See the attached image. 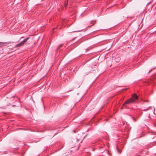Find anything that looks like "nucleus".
<instances>
[{"instance_id":"1","label":"nucleus","mask_w":156,"mask_h":156,"mask_svg":"<svg viewBox=\"0 0 156 156\" xmlns=\"http://www.w3.org/2000/svg\"><path fill=\"white\" fill-rule=\"evenodd\" d=\"M138 100V96L136 94H133L132 95L131 98L128 99L125 101L122 106L121 107V109H123V107L125 106V105H129L132 103L137 102Z\"/></svg>"},{"instance_id":"2","label":"nucleus","mask_w":156,"mask_h":156,"mask_svg":"<svg viewBox=\"0 0 156 156\" xmlns=\"http://www.w3.org/2000/svg\"><path fill=\"white\" fill-rule=\"evenodd\" d=\"M11 43V42H0V47H2L3 46H5Z\"/></svg>"},{"instance_id":"3","label":"nucleus","mask_w":156,"mask_h":156,"mask_svg":"<svg viewBox=\"0 0 156 156\" xmlns=\"http://www.w3.org/2000/svg\"><path fill=\"white\" fill-rule=\"evenodd\" d=\"M81 142V141H80V139H76V141L75 140H74L72 142V144H79L80 142Z\"/></svg>"},{"instance_id":"4","label":"nucleus","mask_w":156,"mask_h":156,"mask_svg":"<svg viewBox=\"0 0 156 156\" xmlns=\"http://www.w3.org/2000/svg\"><path fill=\"white\" fill-rule=\"evenodd\" d=\"M30 38V37H28L27 38H26L23 41L21 42V43L23 45H24L25 44V43L27 41V40Z\"/></svg>"},{"instance_id":"5","label":"nucleus","mask_w":156,"mask_h":156,"mask_svg":"<svg viewBox=\"0 0 156 156\" xmlns=\"http://www.w3.org/2000/svg\"><path fill=\"white\" fill-rule=\"evenodd\" d=\"M30 38V37H28L27 38H26L23 41L21 42V43L23 45H24L25 44V43L27 41V40Z\"/></svg>"},{"instance_id":"6","label":"nucleus","mask_w":156,"mask_h":156,"mask_svg":"<svg viewBox=\"0 0 156 156\" xmlns=\"http://www.w3.org/2000/svg\"><path fill=\"white\" fill-rule=\"evenodd\" d=\"M30 38V37H28L27 38H26L23 41L21 42V43L23 45H24L25 44V43L27 41V40Z\"/></svg>"},{"instance_id":"7","label":"nucleus","mask_w":156,"mask_h":156,"mask_svg":"<svg viewBox=\"0 0 156 156\" xmlns=\"http://www.w3.org/2000/svg\"><path fill=\"white\" fill-rule=\"evenodd\" d=\"M151 109L152 111L153 110L154 112L155 111V108L154 107H148L147 109H144L143 110L144 111H147L148 110H149V109Z\"/></svg>"},{"instance_id":"8","label":"nucleus","mask_w":156,"mask_h":156,"mask_svg":"<svg viewBox=\"0 0 156 156\" xmlns=\"http://www.w3.org/2000/svg\"><path fill=\"white\" fill-rule=\"evenodd\" d=\"M23 46L22 45V44L20 42L19 43L17 44L16 46H15V47L16 48V47H20L22 46Z\"/></svg>"},{"instance_id":"9","label":"nucleus","mask_w":156,"mask_h":156,"mask_svg":"<svg viewBox=\"0 0 156 156\" xmlns=\"http://www.w3.org/2000/svg\"><path fill=\"white\" fill-rule=\"evenodd\" d=\"M63 45V44H60L57 48V49H59Z\"/></svg>"},{"instance_id":"10","label":"nucleus","mask_w":156,"mask_h":156,"mask_svg":"<svg viewBox=\"0 0 156 156\" xmlns=\"http://www.w3.org/2000/svg\"><path fill=\"white\" fill-rule=\"evenodd\" d=\"M68 4V1H67V2H66V1L65 2H64V6L66 7V6L67 5V4Z\"/></svg>"},{"instance_id":"11","label":"nucleus","mask_w":156,"mask_h":156,"mask_svg":"<svg viewBox=\"0 0 156 156\" xmlns=\"http://www.w3.org/2000/svg\"><path fill=\"white\" fill-rule=\"evenodd\" d=\"M152 134L155 135L156 134V132H152L151 133Z\"/></svg>"},{"instance_id":"12","label":"nucleus","mask_w":156,"mask_h":156,"mask_svg":"<svg viewBox=\"0 0 156 156\" xmlns=\"http://www.w3.org/2000/svg\"><path fill=\"white\" fill-rule=\"evenodd\" d=\"M53 19H54V18L53 17H51V18H50L49 19V21H51V20H52Z\"/></svg>"},{"instance_id":"13","label":"nucleus","mask_w":156,"mask_h":156,"mask_svg":"<svg viewBox=\"0 0 156 156\" xmlns=\"http://www.w3.org/2000/svg\"><path fill=\"white\" fill-rule=\"evenodd\" d=\"M154 68H153V69H151V70H149V71L148 72V73H150L152 69H154Z\"/></svg>"},{"instance_id":"14","label":"nucleus","mask_w":156,"mask_h":156,"mask_svg":"<svg viewBox=\"0 0 156 156\" xmlns=\"http://www.w3.org/2000/svg\"><path fill=\"white\" fill-rule=\"evenodd\" d=\"M133 120L135 121H136V119H135L134 118H133Z\"/></svg>"},{"instance_id":"15","label":"nucleus","mask_w":156,"mask_h":156,"mask_svg":"<svg viewBox=\"0 0 156 156\" xmlns=\"http://www.w3.org/2000/svg\"><path fill=\"white\" fill-rule=\"evenodd\" d=\"M149 118H150V114H149Z\"/></svg>"},{"instance_id":"16","label":"nucleus","mask_w":156,"mask_h":156,"mask_svg":"<svg viewBox=\"0 0 156 156\" xmlns=\"http://www.w3.org/2000/svg\"><path fill=\"white\" fill-rule=\"evenodd\" d=\"M94 22V21H92V22H91V23H92Z\"/></svg>"},{"instance_id":"17","label":"nucleus","mask_w":156,"mask_h":156,"mask_svg":"<svg viewBox=\"0 0 156 156\" xmlns=\"http://www.w3.org/2000/svg\"><path fill=\"white\" fill-rule=\"evenodd\" d=\"M155 126L156 127V125H155Z\"/></svg>"},{"instance_id":"18","label":"nucleus","mask_w":156,"mask_h":156,"mask_svg":"<svg viewBox=\"0 0 156 156\" xmlns=\"http://www.w3.org/2000/svg\"><path fill=\"white\" fill-rule=\"evenodd\" d=\"M94 24H93L92 25H94Z\"/></svg>"}]
</instances>
